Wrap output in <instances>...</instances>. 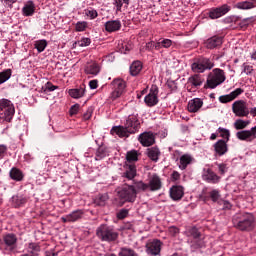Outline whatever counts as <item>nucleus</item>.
I'll use <instances>...</instances> for the list:
<instances>
[{
  "label": "nucleus",
  "mask_w": 256,
  "mask_h": 256,
  "mask_svg": "<svg viewBox=\"0 0 256 256\" xmlns=\"http://www.w3.org/2000/svg\"><path fill=\"white\" fill-rule=\"evenodd\" d=\"M141 128V123L139 122V115L133 113L128 115L124 120V126H114L110 130L111 135H118V137H129V135H135Z\"/></svg>",
  "instance_id": "obj_1"
},
{
  "label": "nucleus",
  "mask_w": 256,
  "mask_h": 256,
  "mask_svg": "<svg viewBox=\"0 0 256 256\" xmlns=\"http://www.w3.org/2000/svg\"><path fill=\"white\" fill-rule=\"evenodd\" d=\"M161 189V179L159 176H153L149 184L143 182H136L133 185L124 184L122 186V193H137V191H159Z\"/></svg>",
  "instance_id": "obj_2"
},
{
  "label": "nucleus",
  "mask_w": 256,
  "mask_h": 256,
  "mask_svg": "<svg viewBox=\"0 0 256 256\" xmlns=\"http://www.w3.org/2000/svg\"><path fill=\"white\" fill-rule=\"evenodd\" d=\"M232 223L238 231H253L255 229V216L249 212L235 214Z\"/></svg>",
  "instance_id": "obj_3"
},
{
  "label": "nucleus",
  "mask_w": 256,
  "mask_h": 256,
  "mask_svg": "<svg viewBox=\"0 0 256 256\" xmlns=\"http://www.w3.org/2000/svg\"><path fill=\"white\" fill-rule=\"evenodd\" d=\"M15 117V106L11 100L0 99V121L11 123Z\"/></svg>",
  "instance_id": "obj_4"
},
{
  "label": "nucleus",
  "mask_w": 256,
  "mask_h": 256,
  "mask_svg": "<svg viewBox=\"0 0 256 256\" xmlns=\"http://www.w3.org/2000/svg\"><path fill=\"white\" fill-rule=\"evenodd\" d=\"M225 79H227L225 71L221 70V68H215L208 75L207 85L209 89H215L225 83Z\"/></svg>",
  "instance_id": "obj_5"
},
{
  "label": "nucleus",
  "mask_w": 256,
  "mask_h": 256,
  "mask_svg": "<svg viewBox=\"0 0 256 256\" xmlns=\"http://www.w3.org/2000/svg\"><path fill=\"white\" fill-rule=\"evenodd\" d=\"M232 113L236 117H249V104L245 100H236L232 104Z\"/></svg>",
  "instance_id": "obj_6"
},
{
  "label": "nucleus",
  "mask_w": 256,
  "mask_h": 256,
  "mask_svg": "<svg viewBox=\"0 0 256 256\" xmlns=\"http://www.w3.org/2000/svg\"><path fill=\"white\" fill-rule=\"evenodd\" d=\"M214 64L208 58H200L192 64V71L195 73H205V71L213 69Z\"/></svg>",
  "instance_id": "obj_7"
},
{
  "label": "nucleus",
  "mask_w": 256,
  "mask_h": 256,
  "mask_svg": "<svg viewBox=\"0 0 256 256\" xmlns=\"http://www.w3.org/2000/svg\"><path fill=\"white\" fill-rule=\"evenodd\" d=\"M144 103L147 107H155L159 103V87L152 85L149 93L144 98Z\"/></svg>",
  "instance_id": "obj_8"
},
{
  "label": "nucleus",
  "mask_w": 256,
  "mask_h": 256,
  "mask_svg": "<svg viewBox=\"0 0 256 256\" xmlns=\"http://www.w3.org/2000/svg\"><path fill=\"white\" fill-rule=\"evenodd\" d=\"M231 11V6L228 4H223L218 7H213L208 12V17L210 19H221V17L227 15Z\"/></svg>",
  "instance_id": "obj_9"
},
{
  "label": "nucleus",
  "mask_w": 256,
  "mask_h": 256,
  "mask_svg": "<svg viewBox=\"0 0 256 256\" xmlns=\"http://www.w3.org/2000/svg\"><path fill=\"white\" fill-rule=\"evenodd\" d=\"M96 235L102 239V241H115L118 237L117 232H114L113 229H110L107 226L98 228Z\"/></svg>",
  "instance_id": "obj_10"
},
{
  "label": "nucleus",
  "mask_w": 256,
  "mask_h": 256,
  "mask_svg": "<svg viewBox=\"0 0 256 256\" xmlns=\"http://www.w3.org/2000/svg\"><path fill=\"white\" fill-rule=\"evenodd\" d=\"M112 87H113L112 98L117 99L121 97L123 93H125V88L127 87V84L123 79L117 78L112 81Z\"/></svg>",
  "instance_id": "obj_11"
},
{
  "label": "nucleus",
  "mask_w": 256,
  "mask_h": 256,
  "mask_svg": "<svg viewBox=\"0 0 256 256\" xmlns=\"http://www.w3.org/2000/svg\"><path fill=\"white\" fill-rule=\"evenodd\" d=\"M137 199V196L134 193H120L117 194V197L114 198V205L117 207H123L125 203H133Z\"/></svg>",
  "instance_id": "obj_12"
},
{
  "label": "nucleus",
  "mask_w": 256,
  "mask_h": 256,
  "mask_svg": "<svg viewBox=\"0 0 256 256\" xmlns=\"http://www.w3.org/2000/svg\"><path fill=\"white\" fill-rule=\"evenodd\" d=\"M237 139L239 141H246L247 143H251L256 139V126L252 127L250 130H242L236 133Z\"/></svg>",
  "instance_id": "obj_13"
},
{
  "label": "nucleus",
  "mask_w": 256,
  "mask_h": 256,
  "mask_svg": "<svg viewBox=\"0 0 256 256\" xmlns=\"http://www.w3.org/2000/svg\"><path fill=\"white\" fill-rule=\"evenodd\" d=\"M202 179H203V181H206V183H212V184L219 183L221 181V177H219L209 167L203 168Z\"/></svg>",
  "instance_id": "obj_14"
},
{
  "label": "nucleus",
  "mask_w": 256,
  "mask_h": 256,
  "mask_svg": "<svg viewBox=\"0 0 256 256\" xmlns=\"http://www.w3.org/2000/svg\"><path fill=\"white\" fill-rule=\"evenodd\" d=\"M203 85V77L199 74H194L188 78L187 89L191 92V89H199ZM189 87H191L189 89Z\"/></svg>",
  "instance_id": "obj_15"
},
{
  "label": "nucleus",
  "mask_w": 256,
  "mask_h": 256,
  "mask_svg": "<svg viewBox=\"0 0 256 256\" xmlns=\"http://www.w3.org/2000/svg\"><path fill=\"white\" fill-rule=\"evenodd\" d=\"M146 253L148 255L157 256L161 253V241L154 240L146 244Z\"/></svg>",
  "instance_id": "obj_16"
},
{
  "label": "nucleus",
  "mask_w": 256,
  "mask_h": 256,
  "mask_svg": "<svg viewBox=\"0 0 256 256\" xmlns=\"http://www.w3.org/2000/svg\"><path fill=\"white\" fill-rule=\"evenodd\" d=\"M138 141L143 147H151L155 143V135L152 132H144L139 135Z\"/></svg>",
  "instance_id": "obj_17"
},
{
  "label": "nucleus",
  "mask_w": 256,
  "mask_h": 256,
  "mask_svg": "<svg viewBox=\"0 0 256 256\" xmlns=\"http://www.w3.org/2000/svg\"><path fill=\"white\" fill-rule=\"evenodd\" d=\"M3 241L8 251H15L17 249V236L15 234H6Z\"/></svg>",
  "instance_id": "obj_18"
},
{
  "label": "nucleus",
  "mask_w": 256,
  "mask_h": 256,
  "mask_svg": "<svg viewBox=\"0 0 256 256\" xmlns=\"http://www.w3.org/2000/svg\"><path fill=\"white\" fill-rule=\"evenodd\" d=\"M242 93H243V89L236 88L230 94L220 96L219 101L220 103H231V101H234V99H237L239 95H241Z\"/></svg>",
  "instance_id": "obj_19"
},
{
  "label": "nucleus",
  "mask_w": 256,
  "mask_h": 256,
  "mask_svg": "<svg viewBox=\"0 0 256 256\" xmlns=\"http://www.w3.org/2000/svg\"><path fill=\"white\" fill-rule=\"evenodd\" d=\"M105 31L107 33H115L117 31H121V20L116 19V20H109L104 24Z\"/></svg>",
  "instance_id": "obj_20"
},
{
  "label": "nucleus",
  "mask_w": 256,
  "mask_h": 256,
  "mask_svg": "<svg viewBox=\"0 0 256 256\" xmlns=\"http://www.w3.org/2000/svg\"><path fill=\"white\" fill-rule=\"evenodd\" d=\"M84 73L91 75V77H97L98 73H101V67L96 62H90L85 65Z\"/></svg>",
  "instance_id": "obj_21"
},
{
  "label": "nucleus",
  "mask_w": 256,
  "mask_h": 256,
  "mask_svg": "<svg viewBox=\"0 0 256 256\" xmlns=\"http://www.w3.org/2000/svg\"><path fill=\"white\" fill-rule=\"evenodd\" d=\"M214 151L215 155H218L219 157H222V155H225L227 151H229V148L227 147V141L221 139L218 140L214 145Z\"/></svg>",
  "instance_id": "obj_22"
},
{
  "label": "nucleus",
  "mask_w": 256,
  "mask_h": 256,
  "mask_svg": "<svg viewBox=\"0 0 256 256\" xmlns=\"http://www.w3.org/2000/svg\"><path fill=\"white\" fill-rule=\"evenodd\" d=\"M221 45H223V37L221 36H213L205 41V47L207 49H217Z\"/></svg>",
  "instance_id": "obj_23"
},
{
  "label": "nucleus",
  "mask_w": 256,
  "mask_h": 256,
  "mask_svg": "<svg viewBox=\"0 0 256 256\" xmlns=\"http://www.w3.org/2000/svg\"><path fill=\"white\" fill-rule=\"evenodd\" d=\"M22 15L23 17H33L35 15V2L33 0H28L24 3Z\"/></svg>",
  "instance_id": "obj_24"
},
{
  "label": "nucleus",
  "mask_w": 256,
  "mask_h": 256,
  "mask_svg": "<svg viewBox=\"0 0 256 256\" xmlns=\"http://www.w3.org/2000/svg\"><path fill=\"white\" fill-rule=\"evenodd\" d=\"M193 161H195V159L193 156H191V154H184L179 158L178 167L181 169V171H185V169H187V167H189Z\"/></svg>",
  "instance_id": "obj_25"
},
{
  "label": "nucleus",
  "mask_w": 256,
  "mask_h": 256,
  "mask_svg": "<svg viewBox=\"0 0 256 256\" xmlns=\"http://www.w3.org/2000/svg\"><path fill=\"white\" fill-rule=\"evenodd\" d=\"M203 107V100L201 98H194L189 100L187 109L189 113H197Z\"/></svg>",
  "instance_id": "obj_26"
},
{
  "label": "nucleus",
  "mask_w": 256,
  "mask_h": 256,
  "mask_svg": "<svg viewBox=\"0 0 256 256\" xmlns=\"http://www.w3.org/2000/svg\"><path fill=\"white\" fill-rule=\"evenodd\" d=\"M83 217V210H76L71 214L62 217L61 220L63 223H75V221H79Z\"/></svg>",
  "instance_id": "obj_27"
},
{
  "label": "nucleus",
  "mask_w": 256,
  "mask_h": 256,
  "mask_svg": "<svg viewBox=\"0 0 256 256\" xmlns=\"http://www.w3.org/2000/svg\"><path fill=\"white\" fill-rule=\"evenodd\" d=\"M235 7L236 9H240L242 11H249V9H255L256 0H246L242 2H237Z\"/></svg>",
  "instance_id": "obj_28"
},
{
  "label": "nucleus",
  "mask_w": 256,
  "mask_h": 256,
  "mask_svg": "<svg viewBox=\"0 0 256 256\" xmlns=\"http://www.w3.org/2000/svg\"><path fill=\"white\" fill-rule=\"evenodd\" d=\"M126 167V171L124 173V177H126V179H129L130 181L132 179H135V176L137 175V167L135 166V164H125Z\"/></svg>",
  "instance_id": "obj_29"
},
{
  "label": "nucleus",
  "mask_w": 256,
  "mask_h": 256,
  "mask_svg": "<svg viewBox=\"0 0 256 256\" xmlns=\"http://www.w3.org/2000/svg\"><path fill=\"white\" fill-rule=\"evenodd\" d=\"M136 161H139V152L131 150L126 154V164L135 165Z\"/></svg>",
  "instance_id": "obj_30"
},
{
  "label": "nucleus",
  "mask_w": 256,
  "mask_h": 256,
  "mask_svg": "<svg viewBox=\"0 0 256 256\" xmlns=\"http://www.w3.org/2000/svg\"><path fill=\"white\" fill-rule=\"evenodd\" d=\"M210 199L212 201L219 203L220 205H223L224 209H231L232 205L227 200H223L220 198L219 193H212L210 194Z\"/></svg>",
  "instance_id": "obj_31"
},
{
  "label": "nucleus",
  "mask_w": 256,
  "mask_h": 256,
  "mask_svg": "<svg viewBox=\"0 0 256 256\" xmlns=\"http://www.w3.org/2000/svg\"><path fill=\"white\" fill-rule=\"evenodd\" d=\"M105 157H109V149L105 146H100L96 150L95 161H101L105 159Z\"/></svg>",
  "instance_id": "obj_32"
},
{
  "label": "nucleus",
  "mask_w": 256,
  "mask_h": 256,
  "mask_svg": "<svg viewBox=\"0 0 256 256\" xmlns=\"http://www.w3.org/2000/svg\"><path fill=\"white\" fill-rule=\"evenodd\" d=\"M141 69H143V64H141V61H134L130 65V75L133 77L139 75V73H141Z\"/></svg>",
  "instance_id": "obj_33"
},
{
  "label": "nucleus",
  "mask_w": 256,
  "mask_h": 256,
  "mask_svg": "<svg viewBox=\"0 0 256 256\" xmlns=\"http://www.w3.org/2000/svg\"><path fill=\"white\" fill-rule=\"evenodd\" d=\"M69 95L73 99H81V97L85 96V88L80 87V88H74L69 90Z\"/></svg>",
  "instance_id": "obj_34"
},
{
  "label": "nucleus",
  "mask_w": 256,
  "mask_h": 256,
  "mask_svg": "<svg viewBox=\"0 0 256 256\" xmlns=\"http://www.w3.org/2000/svg\"><path fill=\"white\" fill-rule=\"evenodd\" d=\"M9 175L13 181H23V172L19 168H12Z\"/></svg>",
  "instance_id": "obj_35"
},
{
  "label": "nucleus",
  "mask_w": 256,
  "mask_h": 256,
  "mask_svg": "<svg viewBox=\"0 0 256 256\" xmlns=\"http://www.w3.org/2000/svg\"><path fill=\"white\" fill-rule=\"evenodd\" d=\"M249 125H251V120L237 119L234 122V128L236 129V131H241L243 129H246V127Z\"/></svg>",
  "instance_id": "obj_36"
},
{
  "label": "nucleus",
  "mask_w": 256,
  "mask_h": 256,
  "mask_svg": "<svg viewBox=\"0 0 256 256\" xmlns=\"http://www.w3.org/2000/svg\"><path fill=\"white\" fill-rule=\"evenodd\" d=\"M159 155H161L159 148L152 147V148L148 149V157L152 161H155V163H157V161H159Z\"/></svg>",
  "instance_id": "obj_37"
},
{
  "label": "nucleus",
  "mask_w": 256,
  "mask_h": 256,
  "mask_svg": "<svg viewBox=\"0 0 256 256\" xmlns=\"http://www.w3.org/2000/svg\"><path fill=\"white\" fill-rule=\"evenodd\" d=\"M190 247L192 249H202V247H205V240L203 236L199 237L198 239L191 240Z\"/></svg>",
  "instance_id": "obj_38"
},
{
  "label": "nucleus",
  "mask_w": 256,
  "mask_h": 256,
  "mask_svg": "<svg viewBox=\"0 0 256 256\" xmlns=\"http://www.w3.org/2000/svg\"><path fill=\"white\" fill-rule=\"evenodd\" d=\"M129 3H131V0H114L113 5L116 7L117 12H121V9L125 7H129Z\"/></svg>",
  "instance_id": "obj_39"
},
{
  "label": "nucleus",
  "mask_w": 256,
  "mask_h": 256,
  "mask_svg": "<svg viewBox=\"0 0 256 256\" xmlns=\"http://www.w3.org/2000/svg\"><path fill=\"white\" fill-rule=\"evenodd\" d=\"M47 45H48L47 40L42 39L34 43V48L37 50L38 53H43V51L47 49Z\"/></svg>",
  "instance_id": "obj_40"
},
{
  "label": "nucleus",
  "mask_w": 256,
  "mask_h": 256,
  "mask_svg": "<svg viewBox=\"0 0 256 256\" xmlns=\"http://www.w3.org/2000/svg\"><path fill=\"white\" fill-rule=\"evenodd\" d=\"M84 15H85V17L90 19V21H93V19H97L99 17V13L97 12V10H95V8L85 9Z\"/></svg>",
  "instance_id": "obj_41"
},
{
  "label": "nucleus",
  "mask_w": 256,
  "mask_h": 256,
  "mask_svg": "<svg viewBox=\"0 0 256 256\" xmlns=\"http://www.w3.org/2000/svg\"><path fill=\"white\" fill-rule=\"evenodd\" d=\"M186 235H187V237H192V240L199 239V237L202 236L201 232H199V229H197V227L189 228L186 231Z\"/></svg>",
  "instance_id": "obj_42"
},
{
  "label": "nucleus",
  "mask_w": 256,
  "mask_h": 256,
  "mask_svg": "<svg viewBox=\"0 0 256 256\" xmlns=\"http://www.w3.org/2000/svg\"><path fill=\"white\" fill-rule=\"evenodd\" d=\"M11 75H12L11 69H6L0 72V85H3V83L9 81V79H11Z\"/></svg>",
  "instance_id": "obj_43"
},
{
  "label": "nucleus",
  "mask_w": 256,
  "mask_h": 256,
  "mask_svg": "<svg viewBox=\"0 0 256 256\" xmlns=\"http://www.w3.org/2000/svg\"><path fill=\"white\" fill-rule=\"evenodd\" d=\"M39 251H41V248L39 247V244H37V243H30L28 245V253L31 256L39 255Z\"/></svg>",
  "instance_id": "obj_44"
},
{
  "label": "nucleus",
  "mask_w": 256,
  "mask_h": 256,
  "mask_svg": "<svg viewBox=\"0 0 256 256\" xmlns=\"http://www.w3.org/2000/svg\"><path fill=\"white\" fill-rule=\"evenodd\" d=\"M109 199V195L107 193L98 194V196L94 199V203L96 205L103 206L105 202Z\"/></svg>",
  "instance_id": "obj_45"
},
{
  "label": "nucleus",
  "mask_w": 256,
  "mask_h": 256,
  "mask_svg": "<svg viewBox=\"0 0 256 256\" xmlns=\"http://www.w3.org/2000/svg\"><path fill=\"white\" fill-rule=\"evenodd\" d=\"M25 201V198H23V196L19 194H15L14 196H12V203L14 207H21V205H23Z\"/></svg>",
  "instance_id": "obj_46"
},
{
  "label": "nucleus",
  "mask_w": 256,
  "mask_h": 256,
  "mask_svg": "<svg viewBox=\"0 0 256 256\" xmlns=\"http://www.w3.org/2000/svg\"><path fill=\"white\" fill-rule=\"evenodd\" d=\"M55 89H59V86L53 85L51 82H47L44 86H42V93H51L55 91Z\"/></svg>",
  "instance_id": "obj_47"
},
{
  "label": "nucleus",
  "mask_w": 256,
  "mask_h": 256,
  "mask_svg": "<svg viewBox=\"0 0 256 256\" xmlns=\"http://www.w3.org/2000/svg\"><path fill=\"white\" fill-rule=\"evenodd\" d=\"M216 133H219L220 137H222L223 139H226L225 140L226 142L229 141V137H231V132H229V129L227 128L219 127Z\"/></svg>",
  "instance_id": "obj_48"
},
{
  "label": "nucleus",
  "mask_w": 256,
  "mask_h": 256,
  "mask_svg": "<svg viewBox=\"0 0 256 256\" xmlns=\"http://www.w3.org/2000/svg\"><path fill=\"white\" fill-rule=\"evenodd\" d=\"M119 256H137V253L131 248H122Z\"/></svg>",
  "instance_id": "obj_49"
},
{
  "label": "nucleus",
  "mask_w": 256,
  "mask_h": 256,
  "mask_svg": "<svg viewBox=\"0 0 256 256\" xmlns=\"http://www.w3.org/2000/svg\"><path fill=\"white\" fill-rule=\"evenodd\" d=\"M252 21H255V17L244 18L241 22L238 23V25L241 27V29H243L244 27H249V24Z\"/></svg>",
  "instance_id": "obj_50"
},
{
  "label": "nucleus",
  "mask_w": 256,
  "mask_h": 256,
  "mask_svg": "<svg viewBox=\"0 0 256 256\" xmlns=\"http://www.w3.org/2000/svg\"><path fill=\"white\" fill-rule=\"evenodd\" d=\"M76 31H78L79 33L85 31L87 29V22L86 21H79L76 23Z\"/></svg>",
  "instance_id": "obj_51"
},
{
  "label": "nucleus",
  "mask_w": 256,
  "mask_h": 256,
  "mask_svg": "<svg viewBox=\"0 0 256 256\" xmlns=\"http://www.w3.org/2000/svg\"><path fill=\"white\" fill-rule=\"evenodd\" d=\"M239 21H241V17L240 16H228L224 19V23H239Z\"/></svg>",
  "instance_id": "obj_52"
},
{
  "label": "nucleus",
  "mask_w": 256,
  "mask_h": 256,
  "mask_svg": "<svg viewBox=\"0 0 256 256\" xmlns=\"http://www.w3.org/2000/svg\"><path fill=\"white\" fill-rule=\"evenodd\" d=\"M77 43L79 47H89L91 45V38L83 37Z\"/></svg>",
  "instance_id": "obj_53"
},
{
  "label": "nucleus",
  "mask_w": 256,
  "mask_h": 256,
  "mask_svg": "<svg viewBox=\"0 0 256 256\" xmlns=\"http://www.w3.org/2000/svg\"><path fill=\"white\" fill-rule=\"evenodd\" d=\"M170 193H185V188L181 185H174L170 188Z\"/></svg>",
  "instance_id": "obj_54"
},
{
  "label": "nucleus",
  "mask_w": 256,
  "mask_h": 256,
  "mask_svg": "<svg viewBox=\"0 0 256 256\" xmlns=\"http://www.w3.org/2000/svg\"><path fill=\"white\" fill-rule=\"evenodd\" d=\"M162 48L163 49H169V47H171V45H173V41L171 39H162L160 40Z\"/></svg>",
  "instance_id": "obj_55"
},
{
  "label": "nucleus",
  "mask_w": 256,
  "mask_h": 256,
  "mask_svg": "<svg viewBox=\"0 0 256 256\" xmlns=\"http://www.w3.org/2000/svg\"><path fill=\"white\" fill-rule=\"evenodd\" d=\"M242 67V73H245V75H251L253 73V66L244 63Z\"/></svg>",
  "instance_id": "obj_56"
},
{
  "label": "nucleus",
  "mask_w": 256,
  "mask_h": 256,
  "mask_svg": "<svg viewBox=\"0 0 256 256\" xmlns=\"http://www.w3.org/2000/svg\"><path fill=\"white\" fill-rule=\"evenodd\" d=\"M79 104H74L70 107L69 110V114L71 115V117H73V115H77V113H79Z\"/></svg>",
  "instance_id": "obj_57"
},
{
  "label": "nucleus",
  "mask_w": 256,
  "mask_h": 256,
  "mask_svg": "<svg viewBox=\"0 0 256 256\" xmlns=\"http://www.w3.org/2000/svg\"><path fill=\"white\" fill-rule=\"evenodd\" d=\"M93 115V108L90 107L87 109V111L83 114L84 121H89Z\"/></svg>",
  "instance_id": "obj_58"
},
{
  "label": "nucleus",
  "mask_w": 256,
  "mask_h": 256,
  "mask_svg": "<svg viewBox=\"0 0 256 256\" xmlns=\"http://www.w3.org/2000/svg\"><path fill=\"white\" fill-rule=\"evenodd\" d=\"M218 170H219L220 175L226 174L228 171L227 164H223V163L218 164Z\"/></svg>",
  "instance_id": "obj_59"
},
{
  "label": "nucleus",
  "mask_w": 256,
  "mask_h": 256,
  "mask_svg": "<svg viewBox=\"0 0 256 256\" xmlns=\"http://www.w3.org/2000/svg\"><path fill=\"white\" fill-rule=\"evenodd\" d=\"M127 215H129V210H127V209H122L119 211V213H117L118 219H125V217H127Z\"/></svg>",
  "instance_id": "obj_60"
},
{
  "label": "nucleus",
  "mask_w": 256,
  "mask_h": 256,
  "mask_svg": "<svg viewBox=\"0 0 256 256\" xmlns=\"http://www.w3.org/2000/svg\"><path fill=\"white\" fill-rule=\"evenodd\" d=\"M168 233H169V235H172V237H175V235H179V228H177L175 226H171L168 229Z\"/></svg>",
  "instance_id": "obj_61"
},
{
  "label": "nucleus",
  "mask_w": 256,
  "mask_h": 256,
  "mask_svg": "<svg viewBox=\"0 0 256 256\" xmlns=\"http://www.w3.org/2000/svg\"><path fill=\"white\" fill-rule=\"evenodd\" d=\"M170 197H171V199H173V201H179V200L183 199V194H181V193H170Z\"/></svg>",
  "instance_id": "obj_62"
},
{
  "label": "nucleus",
  "mask_w": 256,
  "mask_h": 256,
  "mask_svg": "<svg viewBox=\"0 0 256 256\" xmlns=\"http://www.w3.org/2000/svg\"><path fill=\"white\" fill-rule=\"evenodd\" d=\"M155 49V41H150L146 43L145 50L146 51H153Z\"/></svg>",
  "instance_id": "obj_63"
},
{
  "label": "nucleus",
  "mask_w": 256,
  "mask_h": 256,
  "mask_svg": "<svg viewBox=\"0 0 256 256\" xmlns=\"http://www.w3.org/2000/svg\"><path fill=\"white\" fill-rule=\"evenodd\" d=\"M89 87H90V89H97V87H99V81L91 80L89 82Z\"/></svg>",
  "instance_id": "obj_64"
}]
</instances>
